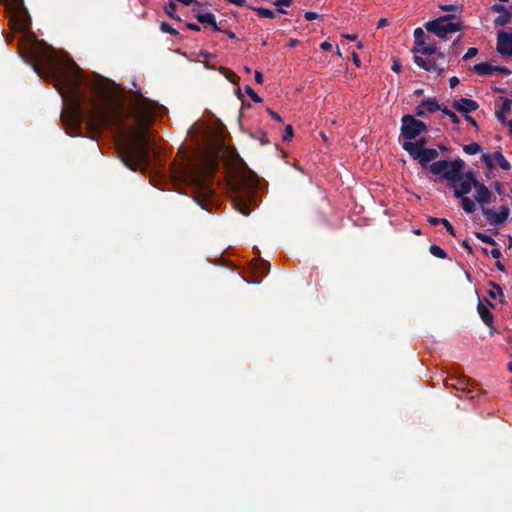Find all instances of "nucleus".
Listing matches in <instances>:
<instances>
[{"instance_id": "f257e3e1", "label": "nucleus", "mask_w": 512, "mask_h": 512, "mask_svg": "<svg viewBox=\"0 0 512 512\" xmlns=\"http://www.w3.org/2000/svg\"><path fill=\"white\" fill-rule=\"evenodd\" d=\"M19 54L39 77L55 83L65 106L60 118L67 134L81 135L83 124L91 134L109 125L123 130V105L112 98L102 81L86 79L75 63L69 70L58 67L53 49L37 40L27 47L19 45Z\"/></svg>"}, {"instance_id": "f03ea898", "label": "nucleus", "mask_w": 512, "mask_h": 512, "mask_svg": "<svg viewBox=\"0 0 512 512\" xmlns=\"http://www.w3.org/2000/svg\"><path fill=\"white\" fill-rule=\"evenodd\" d=\"M128 117L132 120L130 135H122L117 154L130 170L137 171L151 164V143L149 133L159 105L145 97L140 91L131 97Z\"/></svg>"}, {"instance_id": "7ed1b4c3", "label": "nucleus", "mask_w": 512, "mask_h": 512, "mask_svg": "<svg viewBox=\"0 0 512 512\" xmlns=\"http://www.w3.org/2000/svg\"><path fill=\"white\" fill-rule=\"evenodd\" d=\"M465 162L462 159L454 161L439 160L429 166L433 175H439L448 181L453 189L454 197L461 199V207L467 214L476 211L477 202L480 206L491 203L492 193L485 184L478 181L471 171L464 173Z\"/></svg>"}, {"instance_id": "20e7f679", "label": "nucleus", "mask_w": 512, "mask_h": 512, "mask_svg": "<svg viewBox=\"0 0 512 512\" xmlns=\"http://www.w3.org/2000/svg\"><path fill=\"white\" fill-rule=\"evenodd\" d=\"M258 184V176L247 166L236 174L231 183L234 208L245 216H248L253 207L257 205Z\"/></svg>"}, {"instance_id": "39448f33", "label": "nucleus", "mask_w": 512, "mask_h": 512, "mask_svg": "<svg viewBox=\"0 0 512 512\" xmlns=\"http://www.w3.org/2000/svg\"><path fill=\"white\" fill-rule=\"evenodd\" d=\"M214 168L213 163H209L205 168L193 167L188 175L194 186V200L205 210H208L215 195L212 188Z\"/></svg>"}, {"instance_id": "423d86ee", "label": "nucleus", "mask_w": 512, "mask_h": 512, "mask_svg": "<svg viewBox=\"0 0 512 512\" xmlns=\"http://www.w3.org/2000/svg\"><path fill=\"white\" fill-rule=\"evenodd\" d=\"M425 29L441 39H446L450 33L462 31L463 22L454 14H446L425 23Z\"/></svg>"}, {"instance_id": "0eeeda50", "label": "nucleus", "mask_w": 512, "mask_h": 512, "mask_svg": "<svg viewBox=\"0 0 512 512\" xmlns=\"http://www.w3.org/2000/svg\"><path fill=\"white\" fill-rule=\"evenodd\" d=\"M10 14V22L14 29L25 32L30 29L31 18L24 6V0H0Z\"/></svg>"}, {"instance_id": "6e6552de", "label": "nucleus", "mask_w": 512, "mask_h": 512, "mask_svg": "<svg viewBox=\"0 0 512 512\" xmlns=\"http://www.w3.org/2000/svg\"><path fill=\"white\" fill-rule=\"evenodd\" d=\"M401 123L400 132L405 141L415 140L427 130V125L423 121L416 119L410 114L403 115Z\"/></svg>"}, {"instance_id": "1a4fd4ad", "label": "nucleus", "mask_w": 512, "mask_h": 512, "mask_svg": "<svg viewBox=\"0 0 512 512\" xmlns=\"http://www.w3.org/2000/svg\"><path fill=\"white\" fill-rule=\"evenodd\" d=\"M485 206L486 205L480 207L483 216L486 217L489 224L501 226L508 220L510 213L508 206H502L499 212H496L494 208H486Z\"/></svg>"}, {"instance_id": "9d476101", "label": "nucleus", "mask_w": 512, "mask_h": 512, "mask_svg": "<svg viewBox=\"0 0 512 512\" xmlns=\"http://www.w3.org/2000/svg\"><path fill=\"white\" fill-rule=\"evenodd\" d=\"M496 50L503 56H512V32L500 31L498 33Z\"/></svg>"}, {"instance_id": "9b49d317", "label": "nucleus", "mask_w": 512, "mask_h": 512, "mask_svg": "<svg viewBox=\"0 0 512 512\" xmlns=\"http://www.w3.org/2000/svg\"><path fill=\"white\" fill-rule=\"evenodd\" d=\"M429 72H435L437 75H441L448 68V61L446 55L443 52H438L437 57L429 58Z\"/></svg>"}, {"instance_id": "f8f14e48", "label": "nucleus", "mask_w": 512, "mask_h": 512, "mask_svg": "<svg viewBox=\"0 0 512 512\" xmlns=\"http://www.w3.org/2000/svg\"><path fill=\"white\" fill-rule=\"evenodd\" d=\"M486 303H487L488 307L485 306L481 300H479L478 305H477V312H478L481 320L484 322V324L486 326H488L490 329H493L494 316L490 312L489 308L494 309L495 306L493 303H491L488 300H486Z\"/></svg>"}, {"instance_id": "ddd939ff", "label": "nucleus", "mask_w": 512, "mask_h": 512, "mask_svg": "<svg viewBox=\"0 0 512 512\" xmlns=\"http://www.w3.org/2000/svg\"><path fill=\"white\" fill-rule=\"evenodd\" d=\"M452 107L460 113L468 114L477 110L479 108V104L475 100L469 98H461L459 100H454Z\"/></svg>"}, {"instance_id": "4468645a", "label": "nucleus", "mask_w": 512, "mask_h": 512, "mask_svg": "<svg viewBox=\"0 0 512 512\" xmlns=\"http://www.w3.org/2000/svg\"><path fill=\"white\" fill-rule=\"evenodd\" d=\"M438 157L439 153L436 149L426 148L420 153H417V155L412 158L417 160L422 168H426L431 161L437 159Z\"/></svg>"}, {"instance_id": "2eb2a0df", "label": "nucleus", "mask_w": 512, "mask_h": 512, "mask_svg": "<svg viewBox=\"0 0 512 512\" xmlns=\"http://www.w3.org/2000/svg\"><path fill=\"white\" fill-rule=\"evenodd\" d=\"M427 141L424 137H420L419 139H416V141H404L402 143V148L408 152V154L411 156V157H414L415 155H417V153H420L422 150L426 149L425 148V145H426Z\"/></svg>"}, {"instance_id": "dca6fc26", "label": "nucleus", "mask_w": 512, "mask_h": 512, "mask_svg": "<svg viewBox=\"0 0 512 512\" xmlns=\"http://www.w3.org/2000/svg\"><path fill=\"white\" fill-rule=\"evenodd\" d=\"M444 385L448 388H453L456 390L470 391L469 379L466 376H459V377L453 376V377L447 378L444 381Z\"/></svg>"}, {"instance_id": "f3484780", "label": "nucleus", "mask_w": 512, "mask_h": 512, "mask_svg": "<svg viewBox=\"0 0 512 512\" xmlns=\"http://www.w3.org/2000/svg\"><path fill=\"white\" fill-rule=\"evenodd\" d=\"M493 12L499 13V16L495 18L494 23L497 26H505L511 19L512 14L509 10L502 4H494L491 7Z\"/></svg>"}, {"instance_id": "a211bd4d", "label": "nucleus", "mask_w": 512, "mask_h": 512, "mask_svg": "<svg viewBox=\"0 0 512 512\" xmlns=\"http://www.w3.org/2000/svg\"><path fill=\"white\" fill-rule=\"evenodd\" d=\"M472 69L481 76H490L496 72V66L492 65V61L475 64Z\"/></svg>"}, {"instance_id": "6ab92c4d", "label": "nucleus", "mask_w": 512, "mask_h": 512, "mask_svg": "<svg viewBox=\"0 0 512 512\" xmlns=\"http://www.w3.org/2000/svg\"><path fill=\"white\" fill-rule=\"evenodd\" d=\"M488 285L490 286V289L487 290L489 297L492 299L499 298L500 303L504 304L505 303V295H504L503 290L500 287V285H498L497 283H495L493 281H490L488 283Z\"/></svg>"}, {"instance_id": "aec40b11", "label": "nucleus", "mask_w": 512, "mask_h": 512, "mask_svg": "<svg viewBox=\"0 0 512 512\" xmlns=\"http://www.w3.org/2000/svg\"><path fill=\"white\" fill-rule=\"evenodd\" d=\"M427 221L432 226L443 224V226L446 228L447 232L451 236H454V237L456 236L454 227L452 226V224L447 219H445V218H437V217H433V216H428L427 217Z\"/></svg>"}, {"instance_id": "412c9836", "label": "nucleus", "mask_w": 512, "mask_h": 512, "mask_svg": "<svg viewBox=\"0 0 512 512\" xmlns=\"http://www.w3.org/2000/svg\"><path fill=\"white\" fill-rule=\"evenodd\" d=\"M421 106H424L425 109L430 113H434L442 109V107L438 104V101L434 97L422 100Z\"/></svg>"}, {"instance_id": "4be33fe9", "label": "nucleus", "mask_w": 512, "mask_h": 512, "mask_svg": "<svg viewBox=\"0 0 512 512\" xmlns=\"http://www.w3.org/2000/svg\"><path fill=\"white\" fill-rule=\"evenodd\" d=\"M412 52L413 53H421L422 55H425V56H432L434 54H437V47L435 45H423L422 47L418 48V47H413L412 48Z\"/></svg>"}, {"instance_id": "5701e85b", "label": "nucleus", "mask_w": 512, "mask_h": 512, "mask_svg": "<svg viewBox=\"0 0 512 512\" xmlns=\"http://www.w3.org/2000/svg\"><path fill=\"white\" fill-rule=\"evenodd\" d=\"M195 18L197 19V21L199 23L208 24V25L214 24V21L216 20L214 14H212L211 12L197 13L195 15Z\"/></svg>"}, {"instance_id": "b1692460", "label": "nucleus", "mask_w": 512, "mask_h": 512, "mask_svg": "<svg viewBox=\"0 0 512 512\" xmlns=\"http://www.w3.org/2000/svg\"><path fill=\"white\" fill-rule=\"evenodd\" d=\"M493 159L497 162V164L500 166L503 170H509L511 168L510 163L508 160L503 156V154L499 151L494 152Z\"/></svg>"}, {"instance_id": "393cba45", "label": "nucleus", "mask_w": 512, "mask_h": 512, "mask_svg": "<svg viewBox=\"0 0 512 512\" xmlns=\"http://www.w3.org/2000/svg\"><path fill=\"white\" fill-rule=\"evenodd\" d=\"M425 37H426V34H425L424 30L420 27L416 28L414 30V43H415L414 47L420 48L423 45H425Z\"/></svg>"}, {"instance_id": "a878e982", "label": "nucleus", "mask_w": 512, "mask_h": 512, "mask_svg": "<svg viewBox=\"0 0 512 512\" xmlns=\"http://www.w3.org/2000/svg\"><path fill=\"white\" fill-rule=\"evenodd\" d=\"M177 5L174 1H169L168 4L164 7L165 13L172 19L181 21L179 15L176 14Z\"/></svg>"}, {"instance_id": "bb28decb", "label": "nucleus", "mask_w": 512, "mask_h": 512, "mask_svg": "<svg viewBox=\"0 0 512 512\" xmlns=\"http://www.w3.org/2000/svg\"><path fill=\"white\" fill-rule=\"evenodd\" d=\"M474 235L476 236L477 239H479L480 241H482L485 244L492 245V246L497 245V242L495 241V239L493 237H491L490 235H487L482 232H474Z\"/></svg>"}, {"instance_id": "cd10ccee", "label": "nucleus", "mask_w": 512, "mask_h": 512, "mask_svg": "<svg viewBox=\"0 0 512 512\" xmlns=\"http://www.w3.org/2000/svg\"><path fill=\"white\" fill-rule=\"evenodd\" d=\"M429 252L433 256L440 258V259H445L447 257L445 250H443L440 246L435 245V244L430 245Z\"/></svg>"}, {"instance_id": "c85d7f7f", "label": "nucleus", "mask_w": 512, "mask_h": 512, "mask_svg": "<svg viewBox=\"0 0 512 512\" xmlns=\"http://www.w3.org/2000/svg\"><path fill=\"white\" fill-rule=\"evenodd\" d=\"M254 10L257 12L258 16L262 18L274 19L276 17L275 12L268 8L258 7L254 8Z\"/></svg>"}, {"instance_id": "c756f323", "label": "nucleus", "mask_w": 512, "mask_h": 512, "mask_svg": "<svg viewBox=\"0 0 512 512\" xmlns=\"http://www.w3.org/2000/svg\"><path fill=\"white\" fill-rule=\"evenodd\" d=\"M463 150L465 153H467L469 155H474V154H477L478 152H480L481 146L478 143L473 142V143L465 145L463 147Z\"/></svg>"}, {"instance_id": "7c9ffc66", "label": "nucleus", "mask_w": 512, "mask_h": 512, "mask_svg": "<svg viewBox=\"0 0 512 512\" xmlns=\"http://www.w3.org/2000/svg\"><path fill=\"white\" fill-rule=\"evenodd\" d=\"M160 30L163 32V33H168L172 36H177L179 35V32L174 29L169 23L167 22H161L160 24Z\"/></svg>"}, {"instance_id": "2f4dec72", "label": "nucleus", "mask_w": 512, "mask_h": 512, "mask_svg": "<svg viewBox=\"0 0 512 512\" xmlns=\"http://www.w3.org/2000/svg\"><path fill=\"white\" fill-rule=\"evenodd\" d=\"M441 111L443 112L444 115L450 118L452 123L457 125L460 123V118L452 110L448 109L447 107H443Z\"/></svg>"}, {"instance_id": "473e14b6", "label": "nucleus", "mask_w": 512, "mask_h": 512, "mask_svg": "<svg viewBox=\"0 0 512 512\" xmlns=\"http://www.w3.org/2000/svg\"><path fill=\"white\" fill-rule=\"evenodd\" d=\"M413 60H414V63L417 66H419L422 69H424V70L429 72V67H428V65H429V58L428 59H424V58H422L420 56L415 55Z\"/></svg>"}, {"instance_id": "72a5a7b5", "label": "nucleus", "mask_w": 512, "mask_h": 512, "mask_svg": "<svg viewBox=\"0 0 512 512\" xmlns=\"http://www.w3.org/2000/svg\"><path fill=\"white\" fill-rule=\"evenodd\" d=\"M245 91L255 103L263 102V99L249 85L245 86Z\"/></svg>"}, {"instance_id": "f704fd0d", "label": "nucleus", "mask_w": 512, "mask_h": 512, "mask_svg": "<svg viewBox=\"0 0 512 512\" xmlns=\"http://www.w3.org/2000/svg\"><path fill=\"white\" fill-rule=\"evenodd\" d=\"M292 4V0H276L274 5L278 7V12L281 14H287V11L281 8L282 6L289 7Z\"/></svg>"}, {"instance_id": "c9c22d12", "label": "nucleus", "mask_w": 512, "mask_h": 512, "mask_svg": "<svg viewBox=\"0 0 512 512\" xmlns=\"http://www.w3.org/2000/svg\"><path fill=\"white\" fill-rule=\"evenodd\" d=\"M255 138H257L260 141L261 145H266L269 143V139L267 134L264 131H259L257 135H254Z\"/></svg>"}, {"instance_id": "e433bc0d", "label": "nucleus", "mask_w": 512, "mask_h": 512, "mask_svg": "<svg viewBox=\"0 0 512 512\" xmlns=\"http://www.w3.org/2000/svg\"><path fill=\"white\" fill-rule=\"evenodd\" d=\"M294 135V132H293V127L291 125H287L285 127V131H284V134H283V141H288L290 140Z\"/></svg>"}, {"instance_id": "4c0bfd02", "label": "nucleus", "mask_w": 512, "mask_h": 512, "mask_svg": "<svg viewBox=\"0 0 512 512\" xmlns=\"http://www.w3.org/2000/svg\"><path fill=\"white\" fill-rule=\"evenodd\" d=\"M481 160L486 164L489 170H492L494 168L492 157L489 154H483Z\"/></svg>"}, {"instance_id": "58836bf2", "label": "nucleus", "mask_w": 512, "mask_h": 512, "mask_svg": "<svg viewBox=\"0 0 512 512\" xmlns=\"http://www.w3.org/2000/svg\"><path fill=\"white\" fill-rule=\"evenodd\" d=\"M478 54V49L475 48V47H471L467 50V52L465 53V55L463 56V60H469L473 57H475L476 55Z\"/></svg>"}, {"instance_id": "ea45409f", "label": "nucleus", "mask_w": 512, "mask_h": 512, "mask_svg": "<svg viewBox=\"0 0 512 512\" xmlns=\"http://www.w3.org/2000/svg\"><path fill=\"white\" fill-rule=\"evenodd\" d=\"M511 104H512V101L510 99L506 98L502 103L500 111H503L504 113L509 112L511 110Z\"/></svg>"}, {"instance_id": "a19ab883", "label": "nucleus", "mask_w": 512, "mask_h": 512, "mask_svg": "<svg viewBox=\"0 0 512 512\" xmlns=\"http://www.w3.org/2000/svg\"><path fill=\"white\" fill-rule=\"evenodd\" d=\"M320 16L318 13L316 12H313V11H307L305 14H304V18L307 20V21H313L315 19H318Z\"/></svg>"}, {"instance_id": "79ce46f5", "label": "nucleus", "mask_w": 512, "mask_h": 512, "mask_svg": "<svg viewBox=\"0 0 512 512\" xmlns=\"http://www.w3.org/2000/svg\"><path fill=\"white\" fill-rule=\"evenodd\" d=\"M495 116H496V118H497V119H498L502 124H507V122H508V121H507V119H506V117H505V113H504L503 111H500V110L496 111Z\"/></svg>"}, {"instance_id": "37998d69", "label": "nucleus", "mask_w": 512, "mask_h": 512, "mask_svg": "<svg viewBox=\"0 0 512 512\" xmlns=\"http://www.w3.org/2000/svg\"><path fill=\"white\" fill-rule=\"evenodd\" d=\"M496 72H499V73H502V74H505V75H510L512 74V71L509 70L507 67L505 66H496Z\"/></svg>"}, {"instance_id": "c03bdc74", "label": "nucleus", "mask_w": 512, "mask_h": 512, "mask_svg": "<svg viewBox=\"0 0 512 512\" xmlns=\"http://www.w3.org/2000/svg\"><path fill=\"white\" fill-rule=\"evenodd\" d=\"M425 107L421 106V103L416 107V115L419 117H424L426 115Z\"/></svg>"}, {"instance_id": "a18cd8bd", "label": "nucleus", "mask_w": 512, "mask_h": 512, "mask_svg": "<svg viewBox=\"0 0 512 512\" xmlns=\"http://www.w3.org/2000/svg\"><path fill=\"white\" fill-rule=\"evenodd\" d=\"M490 255L494 258L499 260L502 256L501 251L498 248H494L490 251Z\"/></svg>"}, {"instance_id": "49530a36", "label": "nucleus", "mask_w": 512, "mask_h": 512, "mask_svg": "<svg viewBox=\"0 0 512 512\" xmlns=\"http://www.w3.org/2000/svg\"><path fill=\"white\" fill-rule=\"evenodd\" d=\"M461 245L469 254L473 253V249H472L471 245L469 244L468 240H463Z\"/></svg>"}, {"instance_id": "de8ad7c7", "label": "nucleus", "mask_w": 512, "mask_h": 512, "mask_svg": "<svg viewBox=\"0 0 512 512\" xmlns=\"http://www.w3.org/2000/svg\"><path fill=\"white\" fill-rule=\"evenodd\" d=\"M254 79L258 84H262L263 83V74L260 71L256 70Z\"/></svg>"}, {"instance_id": "09e8293b", "label": "nucleus", "mask_w": 512, "mask_h": 512, "mask_svg": "<svg viewBox=\"0 0 512 512\" xmlns=\"http://www.w3.org/2000/svg\"><path fill=\"white\" fill-rule=\"evenodd\" d=\"M320 48L324 51H330L332 49V44L328 41H324L320 44Z\"/></svg>"}, {"instance_id": "8fccbe9b", "label": "nucleus", "mask_w": 512, "mask_h": 512, "mask_svg": "<svg viewBox=\"0 0 512 512\" xmlns=\"http://www.w3.org/2000/svg\"><path fill=\"white\" fill-rule=\"evenodd\" d=\"M186 27L192 31L199 32L201 30L200 26L195 23H186Z\"/></svg>"}, {"instance_id": "3c124183", "label": "nucleus", "mask_w": 512, "mask_h": 512, "mask_svg": "<svg viewBox=\"0 0 512 512\" xmlns=\"http://www.w3.org/2000/svg\"><path fill=\"white\" fill-rule=\"evenodd\" d=\"M268 113L271 115V117L276 120L277 122H282V118L279 114H277L276 112H274L273 110H270L268 109Z\"/></svg>"}, {"instance_id": "603ef678", "label": "nucleus", "mask_w": 512, "mask_h": 512, "mask_svg": "<svg viewBox=\"0 0 512 512\" xmlns=\"http://www.w3.org/2000/svg\"><path fill=\"white\" fill-rule=\"evenodd\" d=\"M441 10L442 11H455L457 9V7L453 4H449V5H442L440 6Z\"/></svg>"}, {"instance_id": "864d4df0", "label": "nucleus", "mask_w": 512, "mask_h": 512, "mask_svg": "<svg viewBox=\"0 0 512 512\" xmlns=\"http://www.w3.org/2000/svg\"><path fill=\"white\" fill-rule=\"evenodd\" d=\"M352 60H353L354 64H355L357 67H360V65H361V61H360L359 55H358L356 52H353V53H352Z\"/></svg>"}, {"instance_id": "5fc2aeb1", "label": "nucleus", "mask_w": 512, "mask_h": 512, "mask_svg": "<svg viewBox=\"0 0 512 512\" xmlns=\"http://www.w3.org/2000/svg\"><path fill=\"white\" fill-rule=\"evenodd\" d=\"M459 84V79L456 76H453L449 79V85L451 88L456 87Z\"/></svg>"}, {"instance_id": "6e6d98bb", "label": "nucleus", "mask_w": 512, "mask_h": 512, "mask_svg": "<svg viewBox=\"0 0 512 512\" xmlns=\"http://www.w3.org/2000/svg\"><path fill=\"white\" fill-rule=\"evenodd\" d=\"M391 68L394 72L399 73L401 71V64L397 60H394Z\"/></svg>"}, {"instance_id": "4d7b16f0", "label": "nucleus", "mask_w": 512, "mask_h": 512, "mask_svg": "<svg viewBox=\"0 0 512 512\" xmlns=\"http://www.w3.org/2000/svg\"><path fill=\"white\" fill-rule=\"evenodd\" d=\"M261 266L263 268V274L266 275L270 271V263L267 261H263L261 263Z\"/></svg>"}, {"instance_id": "13d9d810", "label": "nucleus", "mask_w": 512, "mask_h": 512, "mask_svg": "<svg viewBox=\"0 0 512 512\" xmlns=\"http://www.w3.org/2000/svg\"><path fill=\"white\" fill-rule=\"evenodd\" d=\"M465 119L475 128H478L477 122L472 116L465 114Z\"/></svg>"}, {"instance_id": "bf43d9fd", "label": "nucleus", "mask_w": 512, "mask_h": 512, "mask_svg": "<svg viewBox=\"0 0 512 512\" xmlns=\"http://www.w3.org/2000/svg\"><path fill=\"white\" fill-rule=\"evenodd\" d=\"M228 2L235 4L236 6L243 7L246 3V0H227Z\"/></svg>"}, {"instance_id": "052dcab7", "label": "nucleus", "mask_w": 512, "mask_h": 512, "mask_svg": "<svg viewBox=\"0 0 512 512\" xmlns=\"http://www.w3.org/2000/svg\"><path fill=\"white\" fill-rule=\"evenodd\" d=\"M387 25V19L385 18H381L379 21H378V24H377V28H382L384 26Z\"/></svg>"}, {"instance_id": "680f3d73", "label": "nucleus", "mask_w": 512, "mask_h": 512, "mask_svg": "<svg viewBox=\"0 0 512 512\" xmlns=\"http://www.w3.org/2000/svg\"><path fill=\"white\" fill-rule=\"evenodd\" d=\"M223 33H225L230 39H234L236 37L235 33L230 30H223Z\"/></svg>"}, {"instance_id": "e2e57ef3", "label": "nucleus", "mask_w": 512, "mask_h": 512, "mask_svg": "<svg viewBox=\"0 0 512 512\" xmlns=\"http://www.w3.org/2000/svg\"><path fill=\"white\" fill-rule=\"evenodd\" d=\"M495 266H496V268H497L499 271H502V272H504V271H505V266H504L500 261H497V262L495 263Z\"/></svg>"}, {"instance_id": "0e129e2a", "label": "nucleus", "mask_w": 512, "mask_h": 512, "mask_svg": "<svg viewBox=\"0 0 512 512\" xmlns=\"http://www.w3.org/2000/svg\"><path fill=\"white\" fill-rule=\"evenodd\" d=\"M213 31L216 32H222L223 30L217 25L216 20L214 21V24H211Z\"/></svg>"}, {"instance_id": "69168bd1", "label": "nucleus", "mask_w": 512, "mask_h": 512, "mask_svg": "<svg viewBox=\"0 0 512 512\" xmlns=\"http://www.w3.org/2000/svg\"><path fill=\"white\" fill-rule=\"evenodd\" d=\"M297 43H298V40H297V39H290V40H289V44H288V45H289L290 47H294V46H296V45H297Z\"/></svg>"}, {"instance_id": "338daca9", "label": "nucleus", "mask_w": 512, "mask_h": 512, "mask_svg": "<svg viewBox=\"0 0 512 512\" xmlns=\"http://www.w3.org/2000/svg\"><path fill=\"white\" fill-rule=\"evenodd\" d=\"M507 125H508V127H509V134H510V136L512 137V120H509V121L507 122Z\"/></svg>"}, {"instance_id": "774afa93", "label": "nucleus", "mask_w": 512, "mask_h": 512, "mask_svg": "<svg viewBox=\"0 0 512 512\" xmlns=\"http://www.w3.org/2000/svg\"><path fill=\"white\" fill-rule=\"evenodd\" d=\"M345 38L351 40V41H354L356 40L357 36L356 35H344Z\"/></svg>"}]
</instances>
